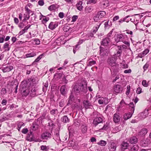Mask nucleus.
<instances>
[{"mask_svg": "<svg viewBox=\"0 0 151 151\" xmlns=\"http://www.w3.org/2000/svg\"><path fill=\"white\" fill-rule=\"evenodd\" d=\"M141 88H138L136 91V93L137 94H139L141 93Z\"/></svg>", "mask_w": 151, "mask_h": 151, "instance_id": "61", "label": "nucleus"}, {"mask_svg": "<svg viewBox=\"0 0 151 151\" xmlns=\"http://www.w3.org/2000/svg\"><path fill=\"white\" fill-rule=\"evenodd\" d=\"M100 55L101 56H107L109 52V50L106 48L100 47Z\"/></svg>", "mask_w": 151, "mask_h": 151, "instance_id": "5", "label": "nucleus"}, {"mask_svg": "<svg viewBox=\"0 0 151 151\" xmlns=\"http://www.w3.org/2000/svg\"><path fill=\"white\" fill-rule=\"evenodd\" d=\"M45 17V18H44L43 19V20H42V22L43 23H46L49 19V17Z\"/></svg>", "mask_w": 151, "mask_h": 151, "instance_id": "49", "label": "nucleus"}, {"mask_svg": "<svg viewBox=\"0 0 151 151\" xmlns=\"http://www.w3.org/2000/svg\"><path fill=\"white\" fill-rule=\"evenodd\" d=\"M111 69L114 73L113 75L115 76L116 75L117 73L119 72L120 70L119 64H117L115 65L112 67Z\"/></svg>", "mask_w": 151, "mask_h": 151, "instance_id": "8", "label": "nucleus"}, {"mask_svg": "<svg viewBox=\"0 0 151 151\" xmlns=\"http://www.w3.org/2000/svg\"><path fill=\"white\" fill-rule=\"evenodd\" d=\"M88 1L87 3L88 4H94L96 2L95 0H88Z\"/></svg>", "mask_w": 151, "mask_h": 151, "instance_id": "48", "label": "nucleus"}, {"mask_svg": "<svg viewBox=\"0 0 151 151\" xmlns=\"http://www.w3.org/2000/svg\"><path fill=\"white\" fill-rule=\"evenodd\" d=\"M116 145L114 143H112L110 145L109 149L110 151H115L116 149Z\"/></svg>", "mask_w": 151, "mask_h": 151, "instance_id": "21", "label": "nucleus"}, {"mask_svg": "<svg viewBox=\"0 0 151 151\" xmlns=\"http://www.w3.org/2000/svg\"><path fill=\"white\" fill-rule=\"evenodd\" d=\"M103 119L102 118L100 117H97L95 118L93 120V124L96 126L98 124L102 122Z\"/></svg>", "mask_w": 151, "mask_h": 151, "instance_id": "15", "label": "nucleus"}, {"mask_svg": "<svg viewBox=\"0 0 151 151\" xmlns=\"http://www.w3.org/2000/svg\"><path fill=\"white\" fill-rule=\"evenodd\" d=\"M63 83H64L66 84L68 81L66 79V77L64 76L62 78Z\"/></svg>", "mask_w": 151, "mask_h": 151, "instance_id": "58", "label": "nucleus"}, {"mask_svg": "<svg viewBox=\"0 0 151 151\" xmlns=\"http://www.w3.org/2000/svg\"><path fill=\"white\" fill-rule=\"evenodd\" d=\"M68 145L69 146L73 147L74 144L73 140L69 141Z\"/></svg>", "mask_w": 151, "mask_h": 151, "instance_id": "60", "label": "nucleus"}, {"mask_svg": "<svg viewBox=\"0 0 151 151\" xmlns=\"http://www.w3.org/2000/svg\"><path fill=\"white\" fill-rule=\"evenodd\" d=\"M93 9L91 6H87L86 8V11L89 13H90L92 11Z\"/></svg>", "mask_w": 151, "mask_h": 151, "instance_id": "40", "label": "nucleus"}, {"mask_svg": "<svg viewBox=\"0 0 151 151\" xmlns=\"http://www.w3.org/2000/svg\"><path fill=\"white\" fill-rule=\"evenodd\" d=\"M61 94L63 95H65L66 93V87L65 85L62 86L60 89Z\"/></svg>", "mask_w": 151, "mask_h": 151, "instance_id": "20", "label": "nucleus"}, {"mask_svg": "<svg viewBox=\"0 0 151 151\" xmlns=\"http://www.w3.org/2000/svg\"><path fill=\"white\" fill-rule=\"evenodd\" d=\"M149 50L147 49H146L142 52V54L143 55L142 56V55L140 53L139 54L138 56L140 58H142V56H143L147 54L149 52Z\"/></svg>", "mask_w": 151, "mask_h": 151, "instance_id": "28", "label": "nucleus"}, {"mask_svg": "<svg viewBox=\"0 0 151 151\" xmlns=\"http://www.w3.org/2000/svg\"><path fill=\"white\" fill-rule=\"evenodd\" d=\"M29 93V91L28 89H27L24 90L23 91V92L22 93V95L23 96H26L28 95Z\"/></svg>", "mask_w": 151, "mask_h": 151, "instance_id": "34", "label": "nucleus"}, {"mask_svg": "<svg viewBox=\"0 0 151 151\" xmlns=\"http://www.w3.org/2000/svg\"><path fill=\"white\" fill-rule=\"evenodd\" d=\"M74 89L75 91L78 93L83 92L86 93L88 91L87 86L81 83H76L74 86Z\"/></svg>", "mask_w": 151, "mask_h": 151, "instance_id": "1", "label": "nucleus"}, {"mask_svg": "<svg viewBox=\"0 0 151 151\" xmlns=\"http://www.w3.org/2000/svg\"><path fill=\"white\" fill-rule=\"evenodd\" d=\"M38 4L41 6H43L44 4V2L43 0H40L38 2Z\"/></svg>", "mask_w": 151, "mask_h": 151, "instance_id": "59", "label": "nucleus"}, {"mask_svg": "<svg viewBox=\"0 0 151 151\" xmlns=\"http://www.w3.org/2000/svg\"><path fill=\"white\" fill-rule=\"evenodd\" d=\"M11 85L15 89L14 92L16 93H17V88L18 86V83L17 81L15 80L13 81H12V84Z\"/></svg>", "mask_w": 151, "mask_h": 151, "instance_id": "16", "label": "nucleus"}, {"mask_svg": "<svg viewBox=\"0 0 151 151\" xmlns=\"http://www.w3.org/2000/svg\"><path fill=\"white\" fill-rule=\"evenodd\" d=\"M129 145V144L127 142H123L121 145V150L122 151H124L123 150L127 149Z\"/></svg>", "mask_w": 151, "mask_h": 151, "instance_id": "17", "label": "nucleus"}, {"mask_svg": "<svg viewBox=\"0 0 151 151\" xmlns=\"http://www.w3.org/2000/svg\"><path fill=\"white\" fill-rule=\"evenodd\" d=\"M137 139L135 136L131 137L129 139V142L131 144H135L137 142Z\"/></svg>", "mask_w": 151, "mask_h": 151, "instance_id": "24", "label": "nucleus"}, {"mask_svg": "<svg viewBox=\"0 0 151 151\" xmlns=\"http://www.w3.org/2000/svg\"><path fill=\"white\" fill-rule=\"evenodd\" d=\"M7 102V100L6 99H4L2 100L1 103L3 105H4L6 104Z\"/></svg>", "mask_w": 151, "mask_h": 151, "instance_id": "63", "label": "nucleus"}, {"mask_svg": "<svg viewBox=\"0 0 151 151\" xmlns=\"http://www.w3.org/2000/svg\"><path fill=\"white\" fill-rule=\"evenodd\" d=\"M36 55V54L34 52H31L30 53L27 54L26 55L27 57H31L34 56Z\"/></svg>", "mask_w": 151, "mask_h": 151, "instance_id": "39", "label": "nucleus"}, {"mask_svg": "<svg viewBox=\"0 0 151 151\" xmlns=\"http://www.w3.org/2000/svg\"><path fill=\"white\" fill-rule=\"evenodd\" d=\"M109 21L106 22L104 23V27L105 29H108L109 27L110 26L108 24Z\"/></svg>", "mask_w": 151, "mask_h": 151, "instance_id": "54", "label": "nucleus"}, {"mask_svg": "<svg viewBox=\"0 0 151 151\" xmlns=\"http://www.w3.org/2000/svg\"><path fill=\"white\" fill-rule=\"evenodd\" d=\"M101 24V23H98V24H97V26H96L94 27L93 29L92 32L91 33L88 34V37H93V36L94 34L96 33Z\"/></svg>", "mask_w": 151, "mask_h": 151, "instance_id": "7", "label": "nucleus"}, {"mask_svg": "<svg viewBox=\"0 0 151 151\" xmlns=\"http://www.w3.org/2000/svg\"><path fill=\"white\" fill-rule=\"evenodd\" d=\"M106 14V13L105 11H100L94 17L93 19L95 21L97 22L104 17Z\"/></svg>", "mask_w": 151, "mask_h": 151, "instance_id": "3", "label": "nucleus"}, {"mask_svg": "<svg viewBox=\"0 0 151 151\" xmlns=\"http://www.w3.org/2000/svg\"><path fill=\"white\" fill-rule=\"evenodd\" d=\"M113 120L115 123H117L120 121V118L119 113H115L113 116Z\"/></svg>", "mask_w": 151, "mask_h": 151, "instance_id": "13", "label": "nucleus"}, {"mask_svg": "<svg viewBox=\"0 0 151 151\" xmlns=\"http://www.w3.org/2000/svg\"><path fill=\"white\" fill-rule=\"evenodd\" d=\"M41 150L43 151L47 150V149L46 145H42L41 146Z\"/></svg>", "mask_w": 151, "mask_h": 151, "instance_id": "51", "label": "nucleus"}, {"mask_svg": "<svg viewBox=\"0 0 151 151\" xmlns=\"http://www.w3.org/2000/svg\"><path fill=\"white\" fill-rule=\"evenodd\" d=\"M28 131V130L27 128L23 129L22 131V132L24 134H26Z\"/></svg>", "mask_w": 151, "mask_h": 151, "instance_id": "62", "label": "nucleus"}, {"mask_svg": "<svg viewBox=\"0 0 151 151\" xmlns=\"http://www.w3.org/2000/svg\"><path fill=\"white\" fill-rule=\"evenodd\" d=\"M130 16H129V15L125 17L124 18H123L122 19H120L119 20V22L120 23H122L123 22L125 21V20H126L127 19V18H128V17H129Z\"/></svg>", "mask_w": 151, "mask_h": 151, "instance_id": "46", "label": "nucleus"}, {"mask_svg": "<svg viewBox=\"0 0 151 151\" xmlns=\"http://www.w3.org/2000/svg\"><path fill=\"white\" fill-rule=\"evenodd\" d=\"M116 59L114 57H111L108 58L107 63L111 67L117 64L116 62Z\"/></svg>", "mask_w": 151, "mask_h": 151, "instance_id": "4", "label": "nucleus"}, {"mask_svg": "<svg viewBox=\"0 0 151 151\" xmlns=\"http://www.w3.org/2000/svg\"><path fill=\"white\" fill-rule=\"evenodd\" d=\"M105 100H107L106 98L101 99L99 100L98 102L100 104H104V102H105Z\"/></svg>", "mask_w": 151, "mask_h": 151, "instance_id": "38", "label": "nucleus"}, {"mask_svg": "<svg viewBox=\"0 0 151 151\" xmlns=\"http://www.w3.org/2000/svg\"><path fill=\"white\" fill-rule=\"evenodd\" d=\"M6 93V90L5 88H3L1 89V92H0L1 95V96L5 95Z\"/></svg>", "mask_w": 151, "mask_h": 151, "instance_id": "36", "label": "nucleus"}, {"mask_svg": "<svg viewBox=\"0 0 151 151\" xmlns=\"http://www.w3.org/2000/svg\"><path fill=\"white\" fill-rule=\"evenodd\" d=\"M110 42V39L108 37H106L104 38L101 42V44L104 46H107L109 43Z\"/></svg>", "mask_w": 151, "mask_h": 151, "instance_id": "11", "label": "nucleus"}, {"mask_svg": "<svg viewBox=\"0 0 151 151\" xmlns=\"http://www.w3.org/2000/svg\"><path fill=\"white\" fill-rule=\"evenodd\" d=\"M31 26V25H30L28 24L23 29L26 32L28 29Z\"/></svg>", "mask_w": 151, "mask_h": 151, "instance_id": "56", "label": "nucleus"}, {"mask_svg": "<svg viewBox=\"0 0 151 151\" xmlns=\"http://www.w3.org/2000/svg\"><path fill=\"white\" fill-rule=\"evenodd\" d=\"M142 84L145 87H147L148 86V83H147L146 81L143 80L142 82Z\"/></svg>", "mask_w": 151, "mask_h": 151, "instance_id": "44", "label": "nucleus"}, {"mask_svg": "<svg viewBox=\"0 0 151 151\" xmlns=\"http://www.w3.org/2000/svg\"><path fill=\"white\" fill-rule=\"evenodd\" d=\"M97 144L102 146H105L106 144V142L105 141L101 140L97 143Z\"/></svg>", "mask_w": 151, "mask_h": 151, "instance_id": "35", "label": "nucleus"}, {"mask_svg": "<svg viewBox=\"0 0 151 151\" xmlns=\"http://www.w3.org/2000/svg\"><path fill=\"white\" fill-rule=\"evenodd\" d=\"M5 36L3 35L2 37H0V43H2L4 42Z\"/></svg>", "mask_w": 151, "mask_h": 151, "instance_id": "64", "label": "nucleus"}, {"mask_svg": "<svg viewBox=\"0 0 151 151\" xmlns=\"http://www.w3.org/2000/svg\"><path fill=\"white\" fill-rule=\"evenodd\" d=\"M83 103L85 107L86 108H89V107L91 106L90 103L87 100L84 101H83Z\"/></svg>", "mask_w": 151, "mask_h": 151, "instance_id": "27", "label": "nucleus"}, {"mask_svg": "<svg viewBox=\"0 0 151 151\" xmlns=\"http://www.w3.org/2000/svg\"><path fill=\"white\" fill-rule=\"evenodd\" d=\"M70 28V27L69 26L65 25V26L63 27V29L65 32L68 31Z\"/></svg>", "mask_w": 151, "mask_h": 151, "instance_id": "41", "label": "nucleus"}, {"mask_svg": "<svg viewBox=\"0 0 151 151\" xmlns=\"http://www.w3.org/2000/svg\"><path fill=\"white\" fill-rule=\"evenodd\" d=\"M74 100V96L73 93H71L69 96V100L68 101L67 104H71Z\"/></svg>", "mask_w": 151, "mask_h": 151, "instance_id": "25", "label": "nucleus"}, {"mask_svg": "<svg viewBox=\"0 0 151 151\" xmlns=\"http://www.w3.org/2000/svg\"><path fill=\"white\" fill-rule=\"evenodd\" d=\"M81 132L83 134H85L87 132V125L85 124H83L81 127Z\"/></svg>", "mask_w": 151, "mask_h": 151, "instance_id": "19", "label": "nucleus"}, {"mask_svg": "<svg viewBox=\"0 0 151 151\" xmlns=\"http://www.w3.org/2000/svg\"><path fill=\"white\" fill-rule=\"evenodd\" d=\"M109 128V126L107 124H105L104 125L103 127L101 128V129L103 130H106L107 129Z\"/></svg>", "mask_w": 151, "mask_h": 151, "instance_id": "43", "label": "nucleus"}, {"mask_svg": "<svg viewBox=\"0 0 151 151\" xmlns=\"http://www.w3.org/2000/svg\"><path fill=\"white\" fill-rule=\"evenodd\" d=\"M58 25V23L57 22H51L49 24L48 28L51 30H53Z\"/></svg>", "mask_w": 151, "mask_h": 151, "instance_id": "12", "label": "nucleus"}, {"mask_svg": "<svg viewBox=\"0 0 151 151\" xmlns=\"http://www.w3.org/2000/svg\"><path fill=\"white\" fill-rule=\"evenodd\" d=\"M114 91L117 93H120L123 90L122 86L119 84L116 85L114 87Z\"/></svg>", "mask_w": 151, "mask_h": 151, "instance_id": "10", "label": "nucleus"}, {"mask_svg": "<svg viewBox=\"0 0 151 151\" xmlns=\"http://www.w3.org/2000/svg\"><path fill=\"white\" fill-rule=\"evenodd\" d=\"M44 54H42L39 55L35 60V61L33 62V63L35 62H38L43 57L44 55Z\"/></svg>", "mask_w": 151, "mask_h": 151, "instance_id": "32", "label": "nucleus"}, {"mask_svg": "<svg viewBox=\"0 0 151 151\" xmlns=\"http://www.w3.org/2000/svg\"><path fill=\"white\" fill-rule=\"evenodd\" d=\"M38 124H36L35 123H33L32 126L31 127V129L32 131H35L38 128Z\"/></svg>", "mask_w": 151, "mask_h": 151, "instance_id": "29", "label": "nucleus"}, {"mask_svg": "<svg viewBox=\"0 0 151 151\" xmlns=\"http://www.w3.org/2000/svg\"><path fill=\"white\" fill-rule=\"evenodd\" d=\"M95 61L93 60H92L89 61V63L87 65L88 66H91L95 64Z\"/></svg>", "mask_w": 151, "mask_h": 151, "instance_id": "45", "label": "nucleus"}, {"mask_svg": "<svg viewBox=\"0 0 151 151\" xmlns=\"http://www.w3.org/2000/svg\"><path fill=\"white\" fill-rule=\"evenodd\" d=\"M30 134H28L27 137V140L29 141H35L34 137L32 134V132L31 129L30 130Z\"/></svg>", "mask_w": 151, "mask_h": 151, "instance_id": "18", "label": "nucleus"}, {"mask_svg": "<svg viewBox=\"0 0 151 151\" xmlns=\"http://www.w3.org/2000/svg\"><path fill=\"white\" fill-rule=\"evenodd\" d=\"M43 84L44 85V86L42 88V90L43 92H45L47 91L48 86V82L46 81V83H43Z\"/></svg>", "mask_w": 151, "mask_h": 151, "instance_id": "30", "label": "nucleus"}, {"mask_svg": "<svg viewBox=\"0 0 151 151\" xmlns=\"http://www.w3.org/2000/svg\"><path fill=\"white\" fill-rule=\"evenodd\" d=\"M29 14H24V19L23 21H24L28 19L29 18Z\"/></svg>", "mask_w": 151, "mask_h": 151, "instance_id": "37", "label": "nucleus"}, {"mask_svg": "<svg viewBox=\"0 0 151 151\" xmlns=\"http://www.w3.org/2000/svg\"><path fill=\"white\" fill-rule=\"evenodd\" d=\"M9 44L8 42L5 43L4 45L3 48L5 49L6 51H9L10 47H9Z\"/></svg>", "mask_w": 151, "mask_h": 151, "instance_id": "31", "label": "nucleus"}, {"mask_svg": "<svg viewBox=\"0 0 151 151\" xmlns=\"http://www.w3.org/2000/svg\"><path fill=\"white\" fill-rule=\"evenodd\" d=\"M13 68V67L12 65H7L5 67L3 68L2 70L4 73L9 72L11 71Z\"/></svg>", "mask_w": 151, "mask_h": 151, "instance_id": "14", "label": "nucleus"}, {"mask_svg": "<svg viewBox=\"0 0 151 151\" xmlns=\"http://www.w3.org/2000/svg\"><path fill=\"white\" fill-rule=\"evenodd\" d=\"M29 80L30 81L33 83L34 84H36L37 82V81H36L34 77H32L31 78H30L29 79Z\"/></svg>", "mask_w": 151, "mask_h": 151, "instance_id": "53", "label": "nucleus"}, {"mask_svg": "<svg viewBox=\"0 0 151 151\" xmlns=\"http://www.w3.org/2000/svg\"><path fill=\"white\" fill-rule=\"evenodd\" d=\"M83 2L82 1H79L77 4H76V6L77 9L80 10H81L83 8V6H82Z\"/></svg>", "mask_w": 151, "mask_h": 151, "instance_id": "23", "label": "nucleus"}, {"mask_svg": "<svg viewBox=\"0 0 151 151\" xmlns=\"http://www.w3.org/2000/svg\"><path fill=\"white\" fill-rule=\"evenodd\" d=\"M25 11L27 12V14H29L31 12H33L30 10L27 6L25 7Z\"/></svg>", "mask_w": 151, "mask_h": 151, "instance_id": "50", "label": "nucleus"}, {"mask_svg": "<svg viewBox=\"0 0 151 151\" xmlns=\"http://www.w3.org/2000/svg\"><path fill=\"white\" fill-rule=\"evenodd\" d=\"M138 149V147L137 145H133L131 146L130 149V151H137Z\"/></svg>", "mask_w": 151, "mask_h": 151, "instance_id": "33", "label": "nucleus"}, {"mask_svg": "<svg viewBox=\"0 0 151 151\" xmlns=\"http://www.w3.org/2000/svg\"><path fill=\"white\" fill-rule=\"evenodd\" d=\"M61 119V121L64 123H66L68 122L69 121L68 118L66 116H64L62 117Z\"/></svg>", "mask_w": 151, "mask_h": 151, "instance_id": "26", "label": "nucleus"}, {"mask_svg": "<svg viewBox=\"0 0 151 151\" xmlns=\"http://www.w3.org/2000/svg\"><path fill=\"white\" fill-rule=\"evenodd\" d=\"M149 66V65L147 63H146L145 65L143 66V68L144 71L146 70L148 68Z\"/></svg>", "mask_w": 151, "mask_h": 151, "instance_id": "57", "label": "nucleus"}, {"mask_svg": "<svg viewBox=\"0 0 151 151\" xmlns=\"http://www.w3.org/2000/svg\"><path fill=\"white\" fill-rule=\"evenodd\" d=\"M130 109H131V113H126L124 116V119L125 120H127L130 118L134 111V106L133 102H131L129 104Z\"/></svg>", "mask_w": 151, "mask_h": 151, "instance_id": "2", "label": "nucleus"}, {"mask_svg": "<svg viewBox=\"0 0 151 151\" xmlns=\"http://www.w3.org/2000/svg\"><path fill=\"white\" fill-rule=\"evenodd\" d=\"M124 36L122 34H117L116 35L115 41L116 42H122L123 40H124Z\"/></svg>", "mask_w": 151, "mask_h": 151, "instance_id": "9", "label": "nucleus"}, {"mask_svg": "<svg viewBox=\"0 0 151 151\" xmlns=\"http://www.w3.org/2000/svg\"><path fill=\"white\" fill-rule=\"evenodd\" d=\"M55 5H52L48 7V9L50 11H52L55 9Z\"/></svg>", "mask_w": 151, "mask_h": 151, "instance_id": "47", "label": "nucleus"}, {"mask_svg": "<svg viewBox=\"0 0 151 151\" xmlns=\"http://www.w3.org/2000/svg\"><path fill=\"white\" fill-rule=\"evenodd\" d=\"M50 113L52 115L57 114L58 113V110L56 109H52L50 111Z\"/></svg>", "mask_w": 151, "mask_h": 151, "instance_id": "42", "label": "nucleus"}, {"mask_svg": "<svg viewBox=\"0 0 151 151\" xmlns=\"http://www.w3.org/2000/svg\"><path fill=\"white\" fill-rule=\"evenodd\" d=\"M51 134L50 132L46 131L43 132L41 135V138L43 139H48L51 137Z\"/></svg>", "mask_w": 151, "mask_h": 151, "instance_id": "6", "label": "nucleus"}, {"mask_svg": "<svg viewBox=\"0 0 151 151\" xmlns=\"http://www.w3.org/2000/svg\"><path fill=\"white\" fill-rule=\"evenodd\" d=\"M78 16L77 15H74L72 17V21L75 22L76 19H78Z\"/></svg>", "mask_w": 151, "mask_h": 151, "instance_id": "55", "label": "nucleus"}, {"mask_svg": "<svg viewBox=\"0 0 151 151\" xmlns=\"http://www.w3.org/2000/svg\"><path fill=\"white\" fill-rule=\"evenodd\" d=\"M147 132V130L145 128L142 129L139 132V134L141 136L145 135Z\"/></svg>", "mask_w": 151, "mask_h": 151, "instance_id": "22", "label": "nucleus"}, {"mask_svg": "<svg viewBox=\"0 0 151 151\" xmlns=\"http://www.w3.org/2000/svg\"><path fill=\"white\" fill-rule=\"evenodd\" d=\"M130 92V86H127V91L126 92V94L127 95H128Z\"/></svg>", "mask_w": 151, "mask_h": 151, "instance_id": "52", "label": "nucleus"}]
</instances>
